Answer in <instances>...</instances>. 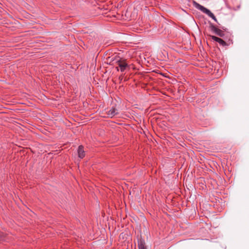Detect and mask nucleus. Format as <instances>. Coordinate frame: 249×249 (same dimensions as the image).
I'll return each mask as SVG.
<instances>
[{"instance_id": "nucleus-1", "label": "nucleus", "mask_w": 249, "mask_h": 249, "mask_svg": "<svg viewBox=\"0 0 249 249\" xmlns=\"http://www.w3.org/2000/svg\"><path fill=\"white\" fill-rule=\"evenodd\" d=\"M117 66L116 69L118 71L120 70L122 72H124L130 69L129 65L126 63V60L119 58L116 61Z\"/></svg>"}, {"instance_id": "nucleus-2", "label": "nucleus", "mask_w": 249, "mask_h": 249, "mask_svg": "<svg viewBox=\"0 0 249 249\" xmlns=\"http://www.w3.org/2000/svg\"><path fill=\"white\" fill-rule=\"evenodd\" d=\"M194 6L197 9L200 10L203 13L207 14L209 17L213 18L215 21L217 22V19L214 15L212 13L210 10L205 8L203 6L199 4L195 1H193Z\"/></svg>"}, {"instance_id": "nucleus-3", "label": "nucleus", "mask_w": 249, "mask_h": 249, "mask_svg": "<svg viewBox=\"0 0 249 249\" xmlns=\"http://www.w3.org/2000/svg\"><path fill=\"white\" fill-rule=\"evenodd\" d=\"M210 28L212 32L221 37H223L225 35L224 32L223 30L217 28L212 23L210 24Z\"/></svg>"}, {"instance_id": "nucleus-4", "label": "nucleus", "mask_w": 249, "mask_h": 249, "mask_svg": "<svg viewBox=\"0 0 249 249\" xmlns=\"http://www.w3.org/2000/svg\"><path fill=\"white\" fill-rule=\"evenodd\" d=\"M211 38L213 40L217 42H218L220 44V45H222V46H226L228 45L227 43L220 38H219L214 36H212Z\"/></svg>"}, {"instance_id": "nucleus-5", "label": "nucleus", "mask_w": 249, "mask_h": 249, "mask_svg": "<svg viewBox=\"0 0 249 249\" xmlns=\"http://www.w3.org/2000/svg\"><path fill=\"white\" fill-rule=\"evenodd\" d=\"M78 157L80 159H83L85 156V153L84 150V147L82 145H80L77 150Z\"/></svg>"}, {"instance_id": "nucleus-6", "label": "nucleus", "mask_w": 249, "mask_h": 249, "mask_svg": "<svg viewBox=\"0 0 249 249\" xmlns=\"http://www.w3.org/2000/svg\"><path fill=\"white\" fill-rule=\"evenodd\" d=\"M138 248L139 249H146L145 243L143 239L141 238L138 239Z\"/></svg>"}, {"instance_id": "nucleus-7", "label": "nucleus", "mask_w": 249, "mask_h": 249, "mask_svg": "<svg viewBox=\"0 0 249 249\" xmlns=\"http://www.w3.org/2000/svg\"><path fill=\"white\" fill-rule=\"evenodd\" d=\"M118 114L117 110L114 107H112L107 111V115L109 117L112 118Z\"/></svg>"}, {"instance_id": "nucleus-8", "label": "nucleus", "mask_w": 249, "mask_h": 249, "mask_svg": "<svg viewBox=\"0 0 249 249\" xmlns=\"http://www.w3.org/2000/svg\"><path fill=\"white\" fill-rule=\"evenodd\" d=\"M4 234L2 232H0V240H4Z\"/></svg>"}, {"instance_id": "nucleus-9", "label": "nucleus", "mask_w": 249, "mask_h": 249, "mask_svg": "<svg viewBox=\"0 0 249 249\" xmlns=\"http://www.w3.org/2000/svg\"><path fill=\"white\" fill-rule=\"evenodd\" d=\"M222 29L224 30H226V29H224L223 27L222 28Z\"/></svg>"}]
</instances>
